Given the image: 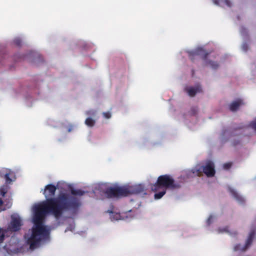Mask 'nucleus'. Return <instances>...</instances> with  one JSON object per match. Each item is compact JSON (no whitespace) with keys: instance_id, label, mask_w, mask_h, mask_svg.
<instances>
[{"instance_id":"obj_28","label":"nucleus","mask_w":256,"mask_h":256,"mask_svg":"<svg viewBox=\"0 0 256 256\" xmlns=\"http://www.w3.org/2000/svg\"><path fill=\"white\" fill-rule=\"evenodd\" d=\"M226 229H227V228H225L224 230V231L227 232V230Z\"/></svg>"},{"instance_id":"obj_23","label":"nucleus","mask_w":256,"mask_h":256,"mask_svg":"<svg viewBox=\"0 0 256 256\" xmlns=\"http://www.w3.org/2000/svg\"><path fill=\"white\" fill-rule=\"evenodd\" d=\"M73 128H74V126L72 124L68 126V132H71L72 131V130H73Z\"/></svg>"},{"instance_id":"obj_16","label":"nucleus","mask_w":256,"mask_h":256,"mask_svg":"<svg viewBox=\"0 0 256 256\" xmlns=\"http://www.w3.org/2000/svg\"><path fill=\"white\" fill-rule=\"evenodd\" d=\"M250 125L252 128L256 130V122H252Z\"/></svg>"},{"instance_id":"obj_8","label":"nucleus","mask_w":256,"mask_h":256,"mask_svg":"<svg viewBox=\"0 0 256 256\" xmlns=\"http://www.w3.org/2000/svg\"><path fill=\"white\" fill-rule=\"evenodd\" d=\"M244 104L242 100L240 99H238L236 101L232 102L229 106L230 110L232 112L236 111L239 107Z\"/></svg>"},{"instance_id":"obj_10","label":"nucleus","mask_w":256,"mask_h":256,"mask_svg":"<svg viewBox=\"0 0 256 256\" xmlns=\"http://www.w3.org/2000/svg\"><path fill=\"white\" fill-rule=\"evenodd\" d=\"M229 191L233 197L238 202L242 203L244 202V198L238 194L235 191L234 189L231 188H229Z\"/></svg>"},{"instance_id":"obj_3","label":"nucleus","mask_w":256,"mask_h":256,"mask_svg":"<svg viewBox=\"0 0 256 256\" xmlns=\"http://www.w3.org/2000/svg\"><path fill=\"white\" fill-rule=\"evenodd\" d=\"M144 191V186L140 184L128 186H115L107 188L104 194L107 198H120L132 194H138Z\"/></svg>"},{"instance_id":"obj_13","label":"nucleus","mask_w":256,"mask_h":256,"mask_svg":"<svg viewBox=\"0 0 256 256\" xmlns=\"http://www.w3.org/2000/svg\"><path fill=\"white\" fill-rule=\"evenodd\" d=\"M232 166V162H226L223 164V168L224 170H228Z\"/></svg>"},{"instance_id":"obj_4","label":"nucleus","mask_w":256,"mask_h":256,"mask_svg":"<svg viewBox=\"0 0 256 256\" xmlns=\"http://www.w3.org/2000/svg\"><path fill=\"white\" fill-rule=\"evenodd\" d=\"M192 173L198 176H202L204 173L208 177H212L216 173L214 163L208 160L204 166H196L192 170Z\"/></svg>"},{"instance_id":"obj_30","label":"nucleus","mask_w":256,"mask_h":256,"mask_svg":"<svg viewBox=\"0 0 256 256\" xmlns=\"http://www.w3.org/2000/svg\"><path fill=\"white\" fill-rule=\"evenodd\" d=\"M2 231V229L0 228V233H1Z\"/></svg>"},{"instance_id":"obj_5","label":"nucleus","mask_w":256,"mask_h":256,"mask_svg":"<svg viewBox=\"0 0 256 256\" xmlns=\"http://www.w3.org/2000/svg\"><path fill=\"white\" fill-rule=\"evenodd\" d=\"M209 53L206 52L202 48H198L194 52L190 53L189 56L192 60H194L196 56H200L203 60L205 61L206 66H210L213 69H216L218 67V64L217 62L212 60H206L207 56Z\"/></svg>"},{"instance_id":"obj_2","label":"nucleus","mask_w":256,"mask_h":256,"mask_svg":"<svg viewBox=\"0 0 256 256\" xmlns=\"http://www.w3.org/2000/svg\"><path fill=\"white\" fill-rule=\"evenodd\" d=\"M181 186V183L176 182L170 175L164 174L158 177L156 182L151 185L150 188L156 192L154 195V198L158 200L165 194L167 189H178Z\"/></svg>"},{"instance_id":"obj_14","label":"nucleus","mask_w":256,"mask_h":256,"mask_svg":"<svg viewBox=\"0 0 256 256\" xmlns=\"http://www.w3.org/2000/svg\"><path fill=\"white\" fill-rule=\"evenodd\" d=\"M4 178L7 183L10 184L12 182V180L11 178H10L8 174H6L4 176Z\"/></svg>"},{"instance_id":"obj_7","label":"nucleus","mask_w":256,"mask_h":256,"mask_svg":"<svg viewBox=\"0 0 256 256\" xmlns=\"http://www.w3.org/2000/svg\"><path fill=\"white\" fill-rule=\"evenodd\" d=\"M189 96L194 97L197 93L202 92V87L200 84H198L194 87H189L186 88Z\"/></svg>"},{"instance_id":"obj_19","label":"nucleus","mask_w":256,"mask_h":256,"mask_svg":"<svg viewBox=\"0 0 256 256\" xmlns=\"http://www.w3.org/2000/svg\"><path fill=\"white\" fill-rule=\"evenodd\" d=\"M4 232H2L0 235V244L4 240Z\"/></svg>"},{"instance_id":"obj_22","label":"nucleus","mask_w":256,"mask_h":256,"mask_svg":"<svg viewBox=\"0 0 256 256\" xmlns=\"http://www.w3.org/2000/svg\"><path fill=\"white\" fill-rule=\"evenodd\" d=\"M224 2L228 6L230 7L232 6L231 2L229 0H225Z\"/></svg>"},{"instance_id":"obj_11","label":"nucleus","mask_w":256,"mask_h":256,"mask_svg":"<svg viewBox=\"0 0 256 256\" xmlns=\"http://www.w3.org/2000/svg\"><path fill=\"white\" fill-rule=\"evenodd\" d=\"M85 192L83 190H75L74 188H72L71 190V194L72 195V196L75 197L74 196H81L84 194ZM72 196V195H70Z\"/></svg>"},{"instance_id":"obj_17","label":"nucleus","mask_w":256,"mask_h":256,"mask_svg":"<svg viewBox=\"0 0 256 256\" xmlns=\"http://www.w3.org/2000/svg\"><path fill=\"white\" fill-rule=\"evenodd\" d=\"M213 219V216H210L207 220L206 222L208 225H210V224L212 222V220Z\"/></svg>"},{"instance_id":"obj_1","label":"nucleus","mask_w":256,"mask_h":256,"mask_svg":"<svg viewBox=\"0 0 256 256\" xmlns=\"http://www.w3.org/2000/svg\"><path fill=\"white\" fill-rule=\"evenodd\" d=\"M56 187L49 184L45 186L43 194L46 200L34 208L33 222L34 226L32 228V235L27 240L30 249L38 247L42 238L48 235V232L43 225V221L47 214L54 216L56 218H60L64 211L77 209L80 205L79 200L66 193H60L54 196Z\"/></svg>"},{"instance_id":"obj_27","label":"nucleus","mask_w":256,"mask_h":256,"mask_svg":"<svg viewBox=\"0 0 256 256\" xmlns=\"http://www.w3.org/2000/svg\"><path fill=\"white\" fill-rule=\"evenodd\" d=\"M3 204V201L2 199H0V206H1Z\"/></svg>"},{"instance_id":"obj_26","label":"nucleus","mask_w":256,"mask_h":256,"mask_svg":"<svg viewBox=\"0 0 256 256\" xmlns=\"http://www.w3.org/2000/svg\"><path fill=\"white\" fill-rule=\"evenodd\" d=\"M239 143H240V141H238L236 142H234L233 144H234V146H236V144H238Z\"/></svg>"},{"instance_id":"obj_15","label":"nucleus","mask_w":256,"mask_h":256,"mask_svg":"<svg viewBox=\"0 0 256 256\" xmlns=\"http://www.w3.org/2000/svg\"><path fill=\"white\" fill-rule=\"evenodd\" d=\"M102 115L106 118H110L111 117V114L110 112H104Z\"/></svg>"},{"instance_id":"obj_18","label":"nucleus","mask_w":256,"mask_h":256,"mask_svg":"<svg viewBox=\"0 0 256 256\" xmlns=\"http://www.w3.org/2000/svg\"><path fill=\"white\" fill-rule=\"evenodd\" d=\"M86 114L87 115H94L96 114V112L94 110H90L88 111Z\"/></svg>"},{"instance_id":"obj_25","label":"nucleus","mask_w":256,"mask_h":256,"mask_svg":"<svg viewBox=\"0 0 256 256\" xmlns=\"http://www.w3.org/2000/svg\"><path fill=\"white\" fill-rule=\"evenodd\" d=\"M192 112L193 114H195L197 113V110L194 108H192Z\"/></svg>"},{"instance_id":"obj_6","label":"nucleus","mask_w":256,"mask_h":256,"mask_svg":"<svg viewBox=\"0 0 256 256\" xmlns=\"http://www.w3.org/2000/svg\"><path fill=\"white\" fill-rule=\"evenodd\" d=\"M22 222L19 218H12L8 229L12 232L18 231L20 228Z\"/></svg>"},{"instance_id":"obj_12","label":"nucleus","mask_w":256,"mask_h":256,"mask_svg":"<svg viewBox=\"0 0 256 256\" xmlns=\"http://www.w3.org/2000/svg\"><path fill=\"white\" fill-rule=\"evenodd\" d=\"M95 123V120L90 118H87L85 120V124L90 127L94 126Z\"/></svg>"},{"instance_id":"obj_24","label":"nucleus","mask_w":256,"mask_h":256,"mask_svg":"<svg viewBox=\"0 0 256 256\" xmlns=\"http://www.w3.org/2000/svg\"><path fill=\"white\" fill-rule=\"evenodd\" d=\"M240 250V244H237L234 247V250L235 251H236V250Z\"/></svg>"},{"instance_id":"obj_9","label":"nucleus","mask_w":256,"mask_h":256,"mask_svg":"<svg viewBox=\"0 0 256 256\" xmlns=\"http://www.w3.org/2000/svg\"><path fill=\"white\" fill-rule=\"evenodd\" d=\"M255 235V230H252L246 242L245 247L242 250H245L252 243L253 238Z\"/></svg>"},{"instance_id":"obj_20","label":"nucleus","mask_w":256,"mask_h":256,"mask_svg":"<svg viewBox=\"0 0 256 256\" xmlns=\"http://www.w3.org/2000/svg\"><path fill=\"white\" fill-rule=\"evenodd\" d=\"M0 194L2 196H4L6 192L4 188H1L0 190Z\"/></svg>"},{"instance_id":"obj_29","label":"nucleus","mask_w":256,"mask_h":256,"mask_svg":"<svg viewBox=\"0 0 256 256\" xmlns=\"http://www.w3.org/2000/svg\"><path fill=\"white\" fill-rule=\"evenodd\" d=\"M192 75L194 74V70H192Z\"/></svg>"},{"instance_id":"obj_21","label":"nucleus","mask_w":256,"mask_h":256,"mask_svg":"<svg viewBox=\"0 0 256 256\" xmlns=\"http://www.w3.org/2000/svg\"><path fill=\"white\" fill-rule=\"evenodd\" d=\"M15 44L18 46H20L21 44V40L19 39H16L14 40Z\"/></svg>"},{"instance_id":"obj_31","label":"nucleus","mask_w":256,"mask_h":256,"mask_svg":"<svg viewBox=\"0 0 256 256\" xmlns=\"http://www.w3.org/2000/svg\"><path fill=\"white\" fill-rule=\"evenodd\" d=\"M234 136V134H232V136Z\"/></svg>"}]
</instances>
